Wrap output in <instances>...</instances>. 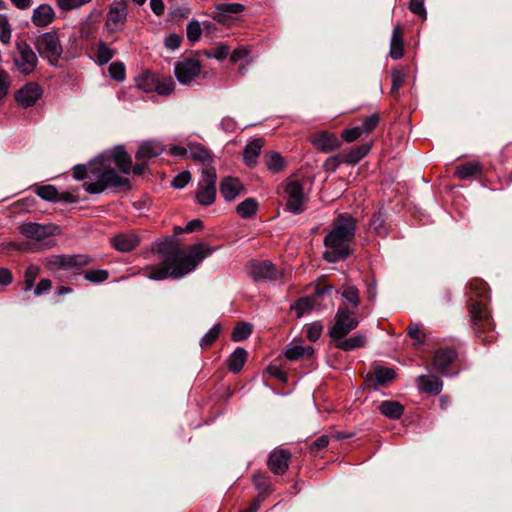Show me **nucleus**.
Listing matches in <instances>:
<instances>
[{"label": "nucleus", "mask_w": 512, "mask_h": 512, "mask_svg": "<svg viewBox=\"0 0 512 512\" xmlns=\"http://www.w3.org/2000/svg\"><path fill=\"white\" fill-rule=\"evenodd\" d=\"M157 253L163 256L157 265H147L143 274L152 280L167 278L179 279L194 271L196 267L212 254V249L204 243L190 247L188 253L182 252L172 238L157 243Z\"/></svg>", "instance_id": "f03ea898"}, {"label": "nucleus", "mask_w": 512, "mask_h": 512, "mask_svg": "<svg viewBox=\"0 0 512 512\" xmlns=\"http://www.w3.org/2000/svg\"><path fill=\"white\" fill-rule=\"evenodd\" d=\"M334 324L329 331L331 338L340 340L354 330L359 321L355 316L354 310L346 305H340L334 318Z\"/></svg>", "instance_id": "0eeeda50"}, {"label": "nucleus", "mask_w": 512, "mask_h": 512, "mask_svg": "<svg viewBox=\"0 0 512 512\" xmlns=\"http://www.w3.org/2000/svg\"><path fill=\"white\" fill-rule=\"evenodd\" d=\"M112 165L128 175L132 169V160L122 147H117L100 155L87 165L75 166L73 177L84 180L83 187L90 194L102 193L108 187L129 188L128 178L118 174Z\"/></svg>", "instance_id": "f257e3e1"}, {"label": "nucleus", "mask_w": 512, "mask_h": 512, "mask_svg": "<svg viewBox=\"0 0 512 512\" xmlns=\"http://www.w3.org/2000/svg\"><path fill=\"white\" fill-rule=\"evenodd\" d=\"M291 454L284 449L273 450L268 458L267 466L269 470L276 475H283L288 467Z\"/></svg>", "instance_id": "dca6fc26"}, {"label": "nucleus", "mask_w": 512, "mask_h": 512, "mask_svg": "<svg viewBox=\"0 0 512 512\" xmlns=\"http://www.w3.org/2000/svg\"><path fill=\"white\" fill-rule=\"evenodd\" d=\"M249 273L257 281H275L283 276V271L269 260L252 262Z\"/></svg>", "instance_id": "4468645a"}, {"label": "nucleus", "mask_w": 512, "mask_h": 512, "mask_svg": "<svg viewBox=\"0 0 512 512\" xmlns=\"http://www.w3.org/2000/svg\"><path fill=\"white\" fill-rule=\"evenodd\" d=\"M254 484L257 489L261 490L262 494H269L271 492L270 484L266 477L263 475H255L253 477Z\"/></svg>", "instance_id": "680f3d73"}, {"label": "nucleus", "mask_w": 512, "mask_h": 512, "mask_svg": "<svg viewBox=\"0 0 512 512\" xmlns=\"http://www.w3.org/2000/svg\"><path fill=\"white\" fill-rule=\"evenodd\" d=\"M482 173V165L479 162H466L457 166L455 175L459 179H468Z\"/></svg>", "instance_id": "7c9ffc66"}, {"label": "nucleus", "mask_w": 512, "mask_h": 512, "mask_svg": "<svg viewBox=\"0 0 512 512\" xmlns=\"http://www.w3.org/2000/svg\"><path fill=\"white\" fill-rule=\"evenodd\" d=\"M230 54V49L226 45H221L213 49L211 52L207 53V56L210 58H215L217 60H223Z\"/></svg>", "instance_id": "e2e57ef3"}, {"label": "nucleus", "mask_w": 512, "mask_h": 512, "mask_svg": "<svg viewBox=\"0 0 512 512\" xmlns=\"http://www.w3.org/2000/svg\"><path fill=\"white\" fill-rule=\"evenodd\" d=\"M42 93L38 84L30 82L17 91L15 99L19 105L27 108L33 106L40 99Z\"/></svg>", "instance_id": "2eb2a0df"}, {"label": "nucleus", "mask_w": 512, "mask_h": 512, "mask_svg": "<svg viewBox=\"0 0 512 512\" xmlns=\"http://www.w3.org/2000/svg\"><path fill=\"white\" fill-rule=\"evenodd\" d=\"M379 124V116L377 114H372L366 117L363 123L359 126L364 133V135L370 134Z\"/></svg>", "instance_id": "603ef678"}, {"label": "nucleus", "mask_w": 512, "mask_h": 512, "mask_svg": "<svg viewBox=\"0 0 512 512\" xmlns=\"http://www.w3.org/2000/svg\"><path fill=\"white\" fill-rule=\"evenodd\" d=\"M419 391L437 395L442 391L443 382L435 375H420L416 379Z\"/></svg>", "instance_id": "4be33fe9"}, {"label": "nucleus", "mask_w": 512, "mask_h": 512, "mask_svg": "<svg viewBox=\"0 0 512 512\" xmlns=\"http://www.w3.org/2000/svg\"><path fill=\"white\" fill-rule=\"evenodd\" d=\"M155 82L154 92L161 96L170 95L175 88L174 80L171 77H164L157 74Z\"/></svg>", "instance_id": "c9c22d12"}, {"label": "nucleus", "mask_w": 512, "mask_h": 512, "mask_svg": "<svg viewBox=\"0 0 512 512\" xmlns=\"http://www.w3.org/2000/svg\"><path fill=\"white\" fill-rule=\"evenodd\" d=\"M92 262V258L86 254L78 255H51L45 259V266L51 270H69V269H80L89 265Z\"/></svg>", "instance_id": "9d476101"}, {"label": "nucleus", "mask_w": 512, "mask_h": 512, "mask_svg": "<svg viewBox=\"0 0 512 512\" xmlns=\"http://www.w3.org/2000/svg\"><path fill=\"white\" fill-rule=\"evenodd\" d=\"M404 55V40H403V29L398 24L393 28L390 40L389 56L398 60Z\"/></svg>", "instance_id": "b1692460"}, {"label": "nucleus", "mask_w": 512, "mask_h": 512, "mask_svg": "<svg viewBox=\"0 0 512 512\" xmlns=\"http://www.w3.org/2000/svg\"><path fill=\"white\" fill-rule=\"evenodd\" d=\"M155 73L151 71H143L136 79V87L142 90L145 93L154 92L155 89V81H156Z\"/></svg>", "instance_id": "473e14b6"}, {"label": "nucleus", "mask_w": 512, "mask_h": 512, "mask_svg": "<svg viewBox=\"0 0 512 512\" xmlns=\"http://www.w3.org/2000/svg\"><path fill=\"white\" fill-rule=\"evenodd\" d=\"M26 242L18 248L28 252H39L56 246L55 236L61 234L60 226L53 223L24 222L18 226Z\"/></svg>", "instance_id": "39448f33"}, {"label": "nucleus", "mask_w": 512, "mask_h": 512, "mask_svg": "<svg viewBox=\"0 0 512 512\" xmlns=\"http://www.w3.org/2000/svg\"><path fill=\"white\" fill-rule=\"evenodd\" d=\"M365 343V337L362 335H354L348 339H340L338 340L336 347L343 351H350L357 348H360Z\"/></svg>", "instance_id": "4c0bfd02"}, {"label": "nucleus", "mask_w": 512, "mask_h": 512, "mask_svg": "<svg viewBox=\"0 0 512 512\" xmlns=\"http://www.w3.org/2000/svg\"><path fill=\"white\" fill-rule=\"evenodd\" d=\"M265 163L267 168L273 172H280L285 168L284 158L277 152L267 153L265 156Z\"/></svg>", "instance_id": "58836bf2"}, {"label": "nucleus", "mask_w": 512, "mask_h": 512, "mask_svg": "<svg viewBox=\"0 0 512 512\" xmlns=\"http://www.w3.org/2000/svg\"><path fill=\"white\" fill-rule=\"evenodd\" d=\"M108 271L103 269L89 270L84 273V278L92 283H101L108 279Z\"/></svg>", "instance_id": "8fccbe9b"}, {"label": "nucleus", "mask_w": 512, "mask_h": 512, "mask_svg": "<svg viewBox=\"0 0 512 512\" xmlns=\"http://www.w3.org/2000/svg\"><path fill=\"white\" fill-rule=\"evenodd\" d=\"M109 75L112 79L122 82L126 76L125 66L122 62H113L109 65Z\"/></svg>", "instance_id": "49530a36"}, {"label": "nucleus", "mask_w": 512, "mask_h": 512, "mask_svg": "<svg viewBox=\"0 0 512 512\" xmlns=\"http://www.w3.org/2000/svg\"><path fill=\"white\" fill-rule=\"evenodd\" d=\"M221 330V325H214L200 340V346L202 348H207L211 346L215 340L218 338Z\"/></svg>", "instance_id": "a18cd8bd"}, {"label": "nucleus", "mask_w": 512, "mask_h": 512, "mask_svg": "<svg viewBox=\"0 0 512 512\" xmlns=\"http://www.w3.org/2000/svg\"><path fill=\"white\" fill-rule=\"evenodd\" d=\"M252 333V326L248 323H239L232 331V339L239 342L247 339Z\"/></svg>", "instance_id": "ea45409f"}, {"label": "nucleus", "mask_w": 512, "mask_h": 512, "mask_svg": "<svg viewBox=\"0 0 512 512\" xmlns=\"http://www.w3.org/2000/svg\"><path fill=\"white\" fill-rule=\"evenodd\" d=\"M363 135L364 133L362 132L361 128L359 126H356L350 129L343 130L341 137L344 141L350 143L356 141Z\"/></svg>", "instance_id": "6e6d98bb"}, {"label": "nucleus", "mask_w": 512, "mask_h": 512, "mask_svg": "<svg viewBox=\"0 0 512 512\" xmlns=\"http://www.w3.org/2000/svg\"><path fill=\"white\" fill-rule=\"evenodd\" d=\"M217 10L223 14H238L244 10L240 3H223L217 6Z\"/></svg>", "instance_id": "5fc2aeb1"}, {"label": "nucleus", "mask_w": 512, "mask_h": 512, "mask_svg": "<svg viewBox=\"0 0 512 512\" xmlns=\"http://www.w3.org/2000/svg\"><path fill=\"white\" fill-rule=\"evenodd\" d=\"M163 151V145L158 142H144L140 145L136 153V158L137 160H147L160 155Z\"/></svg>", "instance_id": "bb28decb"}, {"label": "nucleus", "mask_w": 512, "mask_h": 512, "mask_svg": "<svg viewBox=\"0 0 512 512\" xmlns=\"http://www.w3.org/2000/svg\"><path fill=\"white\" fill-rule=\"evenodd\" d=\"M321 333H322V325L319 323L315 322V323L309 324L306 328V336L312 342L317 341L320 338Z\"/></svg>", "instance_id": "052dcab7"}, {"label": "nucleus", "mask_w": 512, "mask_h": 512, "mask_svg": "<svg viewBox=\"0 0 512 512\" xmlns=\"http://www.w3.org/2000/svg\"><path fill=\"white\" fill-rule=\"evenodd\" d=\"M16 50L14 63L17 70L24 75H29L36 68L37 55L26 42L17 43Z\"/></svg>", "instance_id": "9b49d317"}, {"label": "nucleus", "mask_w": 512, "mask_h": 512, "mask_svg": "<svg viewBox=\"0 0 512 512\" xmlns=\"http://www.w3.org/2000/svg\"><path fill=\"white\" fill-rule=\"evenodd\" d=\"M181 44V37L177 34H170L165 39V46L170 50L179 48Z\"/></svg>", "instance_id": "774afa93"}, {"label": "nucleus", "mask_w": 512, "mask_h": 512, "mask_svg": "<svg viewBox=\"0 0 512 512\" xmlns=\"http://www.w3.org/2000/svg\"><path fill=\"white\" fill-rule=\"evenodd\" d=\"M376 382L380 385H385L395 377V372L391 368L378 367L374 372Z\"/></svg>", "instance_id": "a19ab883"}, {"label": "nucleus", "mask_w": 512, "mask_h": 512, "mask_svg": "<svg viewBox=\"0 0 512 512\" xmlns=\"http://www.w3.org/2000/svg\"><path fill=\"white\" fill-rule=\"evenodd\" d=\"M356 226V219L348 213L339 214L334 219L323 241V257L327 262L335 263L350 256V245L355 238Z\"/></svg>", "instance_id": "20e7f679"}, {"label": "nucleus", "mask_w": 512, "mask_h": 512, "mask_svg": "<svg viewBox=\"0 0 512 512\" xmlns=\"http://www.w3.org/2000/svg\"><path fill=\"white\" fill-rule=\"evenodd\" d=\"M341 163H345L344 162V156H343V153L340 152L339 154H336L334 156H331L329 157L326 161H325V167L327 170H336V168L341 164Z\"/></svg>", "instance_id": "0e129e2a"}, {"label": "nucleus", "mask_w": 512, "mask_h": 512, "mask_svg": "<svg viewBox=\"0 0 512 512\" xmlns=\"http://www.w3.org/2000/svg\"><path fill=\"white\" fill-rule=\"evenodd\" d=\"M247 360V351L243 348H236L227 360L229 371L238 373L243 368Z\"/></svg>", "instance_id": "c756f323"}, {"label": "nucleus", "mask_w": 512, "mask_h": 512, "mask_svg": "<svg viewBox=\"0 0 512 512\" xmlns=\"http://www.w3.org/2000/svg\"><path fill=\"white\" fill-rule=\"evenodd\" d=\"M371 147V143H364L349 150H343L344 162L352 165L357 164L370 152Z\"/></svg>", "instance_id": "a878e982"}, {"label": "nucleus", "mask_w": 512, "mask_h": 512, "mask_svg": "<svg viewBox=\"0 0 512 512\" xmlns=\"http://www.w3.org/2000/svg\"><path fill=\"white\" fill-rule=\"evenodd\" d=\"M36 194L45 201H56L58 191L53 185H43L36 189Z\"/></svg>", "instance_id": "c03bdc74"}, {"label": "nucleus", "mask_w": 512, "mask_h": 512, "mask_svg": "<svg viewBox=\"0 0 512 512\" xmlns=\"http://www.w3.org/2000/svg\"><path fill=\"white\" fill-rule=\"evenodd\" d=\"M379 411L384 416L396 420L402 416L404 407L398 401L385 400L379 405Z\"/></svg>", "instance_id": "c85d7f7f"}, {"label": "nucleus", "mask_w": 512, "mask_h": 512, "mask_svg": "<svg viewBox=\"0 0 512 512\" xmlns=\"http://www.w3.org/2000/svg\"><path fill=\"white\" fill-rule=\"evenodd\" d=\"M202 34L201 25L198 21L192 20L188 23L186 28V35L190 42H196L200 39Z\"/></svg>", "instance_id": "09e8293b"}, {"label": "nucleus", "mask_w": 512, "mask_h": 512, "mask_svg": "<svg viewBox=\"0 0 512 512\" xmlns=\"http://www.w3.org/2000/svg\"><path fill=\"white\" fill-rule=\"evenodd\" d=\"M55 19V11L49 4H41L33 11L31 20L37 27H46Z\"/></svg>", "instance_id": "aec40b11"}, {"label": "nucleus", "mask_w": 512, "mask_h": 512, "mask_svg": "<svg viewBox=\"0 0 512 512\" xmlns=\"http://www.w3.org/2000/svg\"><path fill=\"white\" fill-rule=\"evenodd\" d=\"M39 273L40 268L37 265L31 264L26 268L24 275L25 291H28L33 288L35 280L38 277Z\"/></svg>", "instance_id": "79ce46f5"}, {"label": "nucleus", "mask_w": 512, "mask_h": 512, "mask_svg": "<svg viewBox=\"0 0 512 512\" xmlns=\"http://www.w3.org/2000/svg\"><path fill=\"white\" fill-rule=\"evenodd\" d=\"M115 55V50L110 48L104 41H99L95 53V62L99 66L107 64Z\"/></svg>", "instance_id": "f704fd0d"}, {"label": "nucleus", "mask_w": 512, "mask_h": 512, "mask_svg": "<svg viewBox=\"0 0 512 512\" xmlns=\"http://www.w3.org/2000/svg\"><path fill=\"white\" fill-rule=\"evenodd\" d=\"M258 202L254 198H247L236 207V212L241 218H250L256 214Z\"/></svg>", "instance_id": "e433bc0d"}, {"label": "nucleus", "mask_w": 512, "mask_h": 512, "mask_svg": "<svg viewBox=\"0 0 512 512\" xmlns=\"http://www.w3.org/2000/svg\"><path fill=\"white\" fill-rule=\"evenodd\" d=\"M190 180H191L190 172L183 171V172L177 174L173 178L171 185L176 189H182L189 183Z\"/></svg>", "instance_id": "13d9d810"}, {"label": "nucleus", "mask_w": 512, "mask_h": 512, "mask_svg": "<svg viewBox=\"0 0 512 512\" xmlns=\"http://www.w3.org/2000/svg\"><path fill=\"white\" fill-rule=\"evenodd\" d=\"M52 288V282L49 279H41L40 282L37 284V286L34 289V294L36 296H40L48 291H50Z\"/></svg>", "instance_id": "338daca9"}, {"label": "nucleus", "mask_w": 512, "mask_h": 512, "mask_svg": "<svg viewBox=\"0 0 512 512\" xmlns=\"http://www.w3.org/2000/svg\"><path fill=\"white\" fill-rule=\"evenodd\" d=\"M61 11H71L91 2V0H56Z\"/></svg>", "instance_id": "de8ad7c7"}, {"label": "nucleus", "mask_w": 512, "mask_h": 512, "mask_svg": "<svg viewBox=\"0 0 512 512\" xmlns=\"http://www.w3.org/2000/svg\"><path fill=\"white\" fill-rule=\"evenodd\" d=\"M391 80H392L391 92L393 94H395L404 85L405 74L401 70H393L391 73Z\"/></svg>", "instance_id": "864d4df0"}, {"label": "nucleus", "mask_w": 512, "mask_h": 512, "mask_svg": "<svg viewBox=\"0 0 512 512\" xmlns=\"http://www.w3.org/2000/svg\"><path fill=\"white\" fill-rule=\"evenodd\" d=\"M339 293L341 294L342 298L347 301L349 304H351L352 309L354 312L358 308L360 304V295L359 290L356 286L351 284H344L341 286Z\"/></svg>", "instance_id": "2f4dec72"}, {"label": "nucleus", "mask_w": 512, "mask_h": 512, "mask_svg": "<svg viewBox=\"0 0 512 512\" xmlns=\"http://www.w3.org/2000/svg\"><path fill=\"white\" fill-rule=\"evenodd\" d=\"M332 286L325 285L322 288L317 289L316 293L312 297H305L299 299L292 308L297 312V317H301L306 311L311 310L314 307L316 296L323 295L332 291Z\"/></svg>", "instance_id": "393cba45"}, {"label": "nucleus", "mask_w": 512, "mask_h": 512, "mask_svg": "<svg viewBox=\"0 0 512 512\" xmlns=\"http://www.w3.org/2000/svg\"><path fill=\"white\" fill-rule=\"evenodd\" d=\"M263 145L264 140L262 138H254L246 144L243 152V160L247 166L254 167L257 164V159Z\"/></svg>", "instance_id": "5701e85b"}, {"label": "nucleus", "mask_w": 512, "mask_h": 512, "mask_svg": "<svg viewBox=\"0 0 512 512\" xmlns=\"http://www.w3.org/2000/svg\"><path fill=\"white\" fill-rule=\"evenodd\" d=\"M284 193L286 209L294 214L302 213L308 199L304 184L298 179H289L285 184Z\"/></svg>", "instance_id": "1a4fd4ad"}, {"label": "nucleus", "mask_w": 512, "mask_h": 512, "mask_svg": "<svg viewBox=\"0 0 512 512\" xmlns=\"http://www.w3.org/2000/svg\"><path fill=\"white\" fill-rule=\"evenodd\" d=\"M127 19V5L124 0H115L107 13L105 28L112 34L123 29Z\"/></svg>", "instance_id": "f8f14e48"}, {"label": "nucleus", "mask_w": 512, "mask_h": 512, "mask_svg": "<svg viewBox=\"0 0 512 512\" xmlns=\"http://www.w3.org/2000/svg\"><path fill=\"white\" fill-rule=\"evenodd\" d=\"M457 353L453 348H440L438 349L432 360L433 368L444 375L449 372V367L456 360Z\"/></svg>", "instance_id": "f3484780"}, {"label": "nucleus", "mask_w": 512, "mask_h": 512, "mask_svg": "<svg viewBox=\"0 0 512 512\" xmlns=\"http://www.w3.org/2000/svg\"><path fill=\"white\" fill-rule=\"evenodd\" d=\"M113 247L120 252H130L139 244V237L133 233H120L111 239Z\"/></svg>", "instance_id": "412c9836"}, {"label": "nucleus", "mask_w": 512, "mask_h": 512, "mask_svg": "<svg viewBox=\"0 0 512 512\" xmlns=\"http://www.w3.org/2000/svg\"><path fill=\"white\" fill-rule=\"evenodd\" d=\"M219 189L226 201H233L241 194L244 187L238 178L227 176L221 180Z\"/></svg>", "instance_id": "6ab92c4d"}, {"label": "nucleus", "mask_w": 512, "mask_h": 512, "mask_svg": "<svg viewBox=\"0 0 512 512\" xmlns=\"http://www.w3.org/2000/svg\"><path fill=\"white\" fill-rule=\"evenodd\" d=\"M39 54L47 59L49 64L56 66L63 53L59 33L56 30L44 32L35 42Z\"/></svg>", "instance_id": "423d86ee"}, {"label": "nucleus", "mask_w": 512, "mask_h": 512, "mask_svg": "<svg viewBox=\"0 0 512 512\" xmlns=\"http://www.w3.org/2000/svg\"><path fill=\"white\" fill-rule=\"evenodd\" d=\"M406 330L408 335L414 340L415 344L420 345L425 342V333L418 324H410Z\"/></svg>", "instance_id": "3c124183"}, {"label": "nucleus", "mask_w": 512, "mask_h": 512, "mask_svg": "<svg viewBox=\"0 0 512 512\" xmlns=\"http://www.w3.org/2000/svg\"><path fill=\"white\" fill-rule=\"evenodd\" d=\"M11 35H12L11 26L9 24L7 17L4 15V19L2 20L1 26H0V41L3 44H8L11 40Z\"/></svg>", "instance_id": "4d7b16f0"}, {"label": "nucleus", "mask_w": 512, "mask_h": 512, "mask_svg": "<svg viewBox=\"0 0 512 512\" xmlns=\"http://www.w3.org/2000/svg\"><path fill=\"white\" fill-rule=\"evenodd\" d=\"M314 350L311 346H303L301 344L291 345L285 351V357L289 360H299L302 358H308L313 354Z\"/></svg>", "instance_id": "72a5a7b5"}, {"label": "nucleus", "mask_w": 512, "mask_h": 512, "mask_svg": "<svg viewBox=\"0 0 512 512\" xmlns=\"http://www.w3.org/2000/svg\"><path fill=\"white\" fill-rule=\"evenodd\" d=\"M370 227L379 236H386L388 233L387 227L385 225V219L381 213H376L373 215Z\"/></svg>", "instance_id": "37998d69"}, {"label": "nucleus", "mask_w": 512, "mask_h": 512, "mask_svg": "<svg viewBox=\"0 0 512 512\" xmlns=\"http://www.w3.org/2000/svg\"><path fill=\"white\" fill-rule=\"evenodd\" d=\"M311 142L318 151L324 153L336 150L341 146V142L338 137L335 134L329 133L327 131H322L316 134L312 138Z\"/></svg>", "instance_id": "a211bd4d"}, {"label": "nucleus", "mask_w": 512, "mask_h": 512, "mask_svg": "<svg viewBox=\"0 0 512 512\" xmlns=\"http://www.w3.org/2000/svg\"><path fill=\"white\" fill-rule=\"evenodd\" d=\"M174 72L180 84L190 85L199 76L201 64L195 58H185L176 63Z\"/></svg>", "instance_id": "ddd939ff"}, {"label": "nucleus", "mask_w": 512, "mask_h": 512, "mask_svg": "<svg viewBox=\"0 0 512 512\" xmlns=\"http://www.w3.org/2000/svg\"><path fill=\"white\" fill-rule=\"evenodd\" d=\"M217 174L213 167H205L201 171V178L198 182L196 201L202 206H210L216 199Z\"/></svg>", "instance_id": "6e6552de"}, {"label": "nucleus", "mask_w": 512, "mask_h": 512, "mask_svg": "<svg viewBox=\"0 0 512 512\" xmlns=\"http://www.w3.org/2000/svg\"><path fill=\"white\" fill-rule=\"evenodd\" d=\"M9 87L10 76L5 71L0 70V99L7 95Z\"/></svg>", "instance_id": "69168bd1"}, {"label": "nucleus", "mask_w": 512, "mask_h": 512, "mask_svg": "<svg viewBox=\"0 0 512 512\" xmlns=\"http://www.w3.org/2000/svg\"><path fill=\"white\" fill-rule=\"evenodd\" d=\"M409 10L413 14L420 16L423 20H425L427 17V11L424 7V0H410Z\"/></svg>", "instance_id": "bf43d9fd"}, {"label": "nucleus", "mask_w": 512, "mask_h": 512, "mask_svg": "<svg viewBox=\"0 0 512 512\" xmlns=\"http://www.w3.org/2000/svg\"><path fill=\"white\" fill-rule=\"evenodd\" d=\"M469 290L471 296L468 300V310L472 329L479 341L484 344L492 343L496 340V332L485 303L487 284L481 279H473L469 282Z\"/></svg>", "instance_id": "7ed1b4c3"}, {"label": "nucleus", "mask_w": 512, "mask_h": 512, "mask_svg": "<svg viewBox=\"0 0 512 512\" xmlns=\"http://www.w3.org/2000/svg\"><path fill=\"white\" fill-rule=\"evenodd\" d=\"M189 157L207 165L213 162V156L210 150L199 143L189 144Z\"/></svg>", "instance_id": "cd10ccee"}]
</instances>
